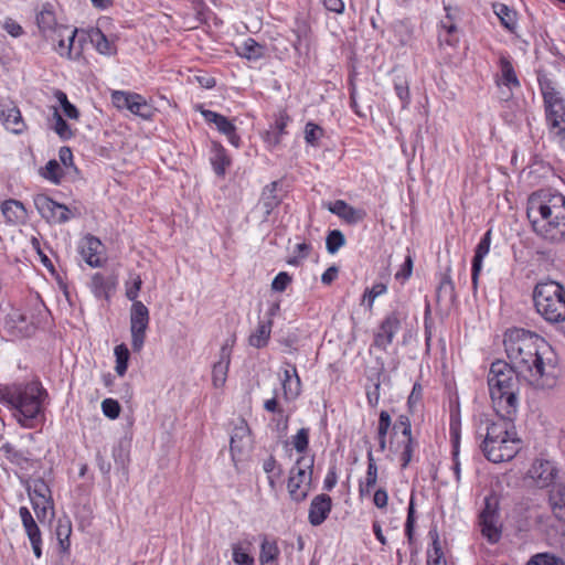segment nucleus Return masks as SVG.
<instances>
[{
	"label": "nucleus",
	"instance_id": "nucleus-1",
	"mask_svg": "<svg viewBox=\"0 0 565 565\" xmlns=\"http://www.w3.org/2000/svg\"><path fill=\"white\" fill-rule=\"evenodd\" d=\"M503 343L511 365L531 386L551 390L557 385V356L542 337L514 328L505 332Z\"/></svg>",
	"mask_w": 565,
	"mask_h": 565
},
{
	"label": "nucleus",
	"instance_id": "nucleus-2",
	"mask_svg": "<svg viewBox=\"0 0 565 565\" xmlns=\"http://www.w3.org/2000/svg\"><path fill=\"white\" fill-rule=\"evenodd\" d=\"M526 215L536 235L550 243L565 241V195L551 189L533 192Z\"/></svg>",
	"mask_w": 565,
	"mask_h": 565
},
{
	"label": "nucleus",
	"instance_id": "nucleus-3",
	"mask_svg": "<svg viewBox=\"0 0 565 565\" xmlns=\"http://www.w3.org/2000/svg\"><path fill=\"white\" fill-rule=\"evenodd\" d=\"M46 397L47 392L39 381L0 386V403L13 411L14 418L24 428L34 427Z\"/></svg>",
	"mask_w": 565,
	"mask_h": 565
},
{
	"label": "nucleus",
	"instance_id": "nucleus-4",
	"mask_svg": "<svg viewBox=\"0 0 565 565\" xmlns=\"http://www.w3.org/2000/svg\"><path fill=\"white\" fill-rule=\"evenodd\" d=\"M519 373L502 360L491 363L488 386L492 407L498 416H515L519 406Z\"/></svg>",
	"mask_w": 565,
	"mask_h": 565
},
{
	"label": "nucleus",
	"instance_id": "nucleus-5",
	"mask_svg": "<svg viewBox=\"0 0 565 565\" xmlns=\"http://www.w3.org/2000/svg\"><path fill=\"white\" fill-rule=\"evenodd\" d=\"M536 312L550 323L565 321V287L547 280L536 284L533 290Z\"/></svg>",
	"mask_w": 565,
	"mask_h": 565
},
{
	"label": "nucleus",
	"instance_id": "nucleus-6",
	"mask_svg": "<svg viewBox=\"0 0 565 565\" xmlns=\"http://www.w3.org/2000/svg\"><path fill=\"white\" fill-rule=\"evenodd\" d=\"M537 81L543 98L546 128L565 124V97L559 86L546 75H539Z\"/></svg>",
	"mask_w": 565,
	"mask_h": 565
},
{
	"label": "nucleus",
	"instance_id": "nucleus-7",
	"mask_svg": "<svg viewBox=\"0 0 565 565\" xmlns=\"http://www.w3.org/2000/svg\"><path fill=\"white\" fill-rule=\"evenodd\" d=\"M313 457L300 456L291 467L287 482L290 498L296 502L306 500L311 487Z\"/></svg>",
	"mask_w": 565,
	"mask_h": 565
},
{
	"label": "nucleus",
	"instance_id": "nucleus-8",
	"mask_svg": "<svg viewBox=\"0 0 565 565\" xmlns=\"http://www.w3.org/2000/svg\"><path fill=\"white\" fill-rule=\"evenodd\" d=\"M497 420L491 419L487 414H480L475 417L477 427V437L480 439H499L515 436L514 418L515 416H498Z\"/></svg>",
	"mask_w": 565,
	"mask_h": 565
},
{
	"label": "nucleus",
	"instance_id": "nucleus-9",
	"mask_svg": "<svg viewBox=\"0 0 565 565\" xmlns=\"http://www.w3.org/2000/svg\"><path fill=\"white\" fill-rule=\"evenodd\" d=\"M520 439L515 436L499 439H482L480 448L484 457L494 463L509 461L519 451Z\"/></svg>",
	"mask_w": 565,
	"mask_h": 565
},
{
	"label": "nucleus",
	"instance_id": "nucleus-10",
	"mask_svg": "<svg viewBox=\"0 0 565 565\" xmlns=\"http://www.w3.org/2000/svg\"><path fill=\"white\" fill-rule=\"evenodd\" d=\"M28 493L32 503V508L36 518L42 521L46 518L47 512L54 514V502L52 492L47 483L41 479H34L28 484Z\"/></svg>",
	"mask_w": 565,
	"mask_h": 565
},
{
	"label": "nucleus",
	"instance_id": "nucleus-11",
	"mask_svg": "<svg viewBox=\"0 0 565 565\" xmlns=\"http://www.w3.org/2000/svg\"><path fill=\"white\" fill-rule=\"evenodd\" d=\"M149 321L148 308L141 301L132 302L130 308V333L131 348L135 352L141 351L145 344Z\"/></svg>",
	"mask_w": 565,
	"mask_h": 565
},
{
	"label": "nucleus",
	"instance_id": "nucleus-12",
	"mask_svg": "<svg viewBox=\"0 0 565 565\" xmlns=\"http://www.w3.org/2000/svg\"><path fill=\"white\" fill-rule=\"evenodd\" d=\"M402 320L403 317L399 311L395 310L387 313L374 331L372 345L381 351H386L399 331Z\"/></svg>",
	"mask_w": 565,
	"mask_h": 565
},
{
	"label": "nucleus",
	"instance_id": "nucleus-13",
	"mask_svg": "<svg viewBox=\"0 0 565 565\" xmlns=\"http://www.w3.org/2000/svg\"><path fill=\"white\" fill-rule=\"evenodd\" d=\"M33 202L38 212L47 222L62 224L71 218V211L66 205L53 201L45 194H36Z\"/></svg>",
	"mask_w": 565,
	"mask_h": 565
},
{
	"label": "nucleus",
	"instance_id": "nucleus-14",
	"mask_svg": "<svg viewBox=\"0 0 565 565\" xmlns=\"http://www.w3.org/2000/svg\"><path fill=\"white\" fill-rule=\"evenodd\" d=\"M3 328L14 338L30 337L35 331L31 317L18 308H12L6 316Z\"/></svg>",
	"mask_w": 565,
	"mask_h": 565
},
{
	"label": "nucleus",
	"instance_id": "nucleus-15",
	"mask_svg": "<svg viewBox=\"0 0 565 565\" xmlns=\"http://www.w3.org/2000/svg\"><path fill=\"white\" fill-rule=\"evenodd\" d=\"M558 470L554 462L546 459H536L531 465L527 477L541 489L547 488L555 481Z\"/></svg>",
	"mask_w": 565,
	"mask_h": 565
},
{
	"label": "nucleus",
	"instance_id": "nucleus-16",
	"mask_svg": "<svg viewBox=\"0 0 565 565\" xmlns=\"http://www.w3.org/2000/svg\"><path fill=\"white\" fill-rule=\"evenodd\" d=\"M19 515L21 519L23 530L30 541L34 556L36 558H41L43 539L42 532L38 523L35 522L33 515L31 514L30 510L26 507H20Z\"/></svg>",
	"mask_w": 565,
	"mask_h": 565
},
{
	"label": "nucleus",
	"instance_id": "nucleus-17",
	"mask_svg": "<svg viewBox=\"0 0 565 565\" xmlns=\"http://www.w3.org/2000/svg\"><path fill=\"white\" fill-rule=\"evenodd\" d=\"M0 121L12 134L21 135L26 129L21 111L12 100L0 102Z\"/></svg>",
	"mask_w": 565,
	"mask_h": 565
},
{
	"label": "nucleus",
	"instance_id": "nucleus-18",
	"mask_svg": "<svg viewBox=\"0 0 565 565\" xmlns=\"http://www.w3.org/2000/svg\"><path fill=\"white\" fill-rule=\"evenodd\" d=\"M201 114L206 122L213 124L217 131L226 136L228 142L238 148L241 145V137L236 134V126L227 117L209 109L201 110Z\"/></svg>",
	"mask_w": 565,
	"mask_h": 565
},
{
	"label": "nucleus",
	"instance_id": "nucleus-19",
	"mask_svg": "<svg viewBox=\"0 0 565 565\" xmlns=\"http://www.w3.org/2000/svg\"><path fill=\"white\" fill-rule=\"evenodd\" d=\"M235 340L226 341L220 350L218 361L213 364L212 382L215 387H222L227 379V373L231 364L232 347Z\"/></svg>",
	"mask_w": 565,
	"mask_h": 565
},
{
	"label": "nucleus",
	"instance_id": "nucleus-20",
	"mask_svg": "<svg viewBox=\"0 0 565 565\" xmlns=\"http://www.w3.org/2000/svg\"><path fill=\"white\" fill-rule=\"evenodd\" d=\"M281 385L287 401L296 399L301 393V381L297 367L291 362H284Z\"/></svg>",
	"mask_w": 565,
	"mask_h": 565
},
{
	"label": "nucleus",
	"instance_id": "nucleus-21",
	"mask_svg": "<svg viewBox=\"0 0 565 565\" xmlns=\"http://www.w3.org/2000/svg\"><path fill=\"white\" fill-rule=\"evenodd\" d=\"M332 509V500L328 494L316 495L309 507L308 520L313 526L321 525L329 516Z\"/></svg>",
	"mask_w": 565,
	"mask_h": 565
},
{
	"label": "nucleus",
	"instance_id": "nucleus-22",
	"mask_svg": "<svg viewBox=\"0 0 565 565\" xmlns=\"http://www.w3.org/2000/svg\"><path fill=\"white\" fill-rule=\"evenodd\" d=\"M491 235H492L491 230H488L475 249V256L472 258V267H471V284H472L473 290H477V288H478L479 275L482 269V263H483L484 257L490 252Z\"/></svg>",
	"mask_w": 565,
	"mask_h": 565
},
{
	"label": "nucleus",
	"instance_id": "nucleus-23",
	"mask_svg": "<svg viewBox=\"0 0 565 565\" xmlns=\"http://www.w3.org/2000/svg\"><path fill=\"white\" fill-rule=\"evenodd\" d=\"M117 277L115 275L105 276L102 273H95L89 282V288L97 299L109 300L116 289Z\"/></svg>",
	"mask_w": 565,
	"mask_h": 565
},
{
	"label": "nucleus",
	"instance_id": "nucleus-24",
	"mask_svg": "<svg viewBox=\"0 0 565 565\" xmlns=\"http://www.w3.org/2000/svg\"><path fill=\"white\" fill-rule=\"evenodd\" d=\"M326 206L331 213L335 214L348 224H358L359 222L363 221L366 215L363 210L355 209L343 200L329 202Z\"/></svg>",
	"mask_w": 565,
	"mask_h": 565
},
{
	"label": "nucleus",
	"instance_id": "nucleus-25",
	"mask_svg": "<svg viewBox=\"0 0 565 565\" xmlns=\"http://www.w3.org/2000/svg\"><path fill=\"white\" fill-rule=\"evenodd\" d=\"M249 434L250 430L247 423L244 419H241L234 427L231 435L230 448L233 458H235L236 455H242L250 447Z\"/></svg>",
	"mask_w": 565,
	"mask_h": 565
},
{
	"label": "nucleus",
	"instance_id": "nucleus-26",
	"mask_svg": "<svg viewBox=\"0 0 565 565\" xmlns=\"http://www.w3.org/2000/svg\"><path fill=\"white\" fill-rule=\"evenodd\" d=\"M36 23L41 32L45 35L51 32H58V36H62V32L68 31L65 26H57L55 13L50 4H44L36 14Z\"/></svg>",
	"mask_w": 565,
	"mask_h": 565
},
{
	"label": "nucleus",
	"instance_id": "nucleus-27",
	"mask_svg": "<svg viewBox=\"0 0 565 565\" xmlns=\"http://www.w3.org/2000/svg\"><path fill=\"white\" fill-rule=\"evenodd\" d=\"M0 209L6 222L9 224L24 223L28 217L26 209L22 202L14 199L6 200Z\"/></svg>",
	"mask_w": 565,
	"mask_h": 565
},
{
	"label": "nucleus",
	"instance_id": "nucleus-28",
	"mask_svg": "<svg viewBox=\"0 0 565 565\" xmlns=\"http://www.w3.org/2000/svg\"><path fill=\"white\" fill-rule=\"evenodd\" d=\"M499 67L500 76L497 79V84L507 86L509 89L519 88L520 81L508 55H500Z\"/></svg>",
	"mask_w": 565,
	"mask_h": 565
},
{
	"label": "nucleus",
	"instance_id": "nucleus-29",
	"mask_svg": "<svg viewBox=\"0 0 565 565\" xmlns=\"http://www.w3.org/2000/svg\"><path fill=\"white\" fill-rule=\"evenodd\" d=\"M102 249V242L93 236L87 235L81 247V255L90 267H100L102 260L99 258Z\"/></svg>",
	"mask_w": 565,
	"mask_h": 565
},
{
	"label": "nucleus",
	"instance_id": "nucleus-30",
	"mask_svg": "<svg viewBox=\"0 0 565 565\" xmlns=\"http://www.w3.org/2000/svg\"><path fill=\"white\" fill-rule=\"evenodd\" d=\"M548 503L555 519L565 523V483H557L551 489Z\"/></svg>",
	"mask_w": 565,
	"mask_h": 565
},
{
	"label": "nucleus",
	"instance_id": "nucleus-31",
	"mask_svg": "<svg viewBox=\"0 0 565 565\" xmlns=\"http://www.w3.org/2000/svg\"><path fill=\"white\" fill-rule=\"evenodd\" d=\"M480 524L482 535L486 536L490 543H497L500 540L501 532L495 525L494 511L490 510L488 504L480 514Z\"/></svg>",
	"mask_w": 565,
	"mask_h": 565
},
{
	"label": "nucleus",
	"instance_id": "nucleus-32",
	"mask_svg": "<svg viewBox=\"0 0 565 565\" xmlns=\"http://www.w3.org/2000/svg\"><path fill=\"white\" fill-rule=\"evenodd\" d=\"M278 182L274 181L267 184L260 195L259 205L264 212V217L268 218L271 212L280 204V199L277 195Z\"/></svg>",
	"mask_w": 565,
	"mask_h": 565
},
{
	"label": "nucleus",
	"instance_id": "nucleus-33",
	"mask_svg": "<svg viewBox=\"0 0 565 565\" xmlns=\"http://www.w3.org/2000/svg\"><path fill=\"white\" fill-rule=\"evenodd\" d=\"M273 321L259 320L256 329L248 337V344L256 349L265 348L270 339Z\"/></svg>",
	"mask_w": 565,
	"mask_h": 565
},
{
	"label": "nucleus",
	"instance_id": "nucleus-34",
	"mask_svg": "<svg viewBox=\"0 0 565 565\" xmlns=\"http://www.w3.org/2000/svg\"><path fill=\"white\" fill-rule=\"evenodd\" d=\"M237 55L248 61H257L265 55L264 45L252 38L246 39L235 47Z\"/></svg>",
	"mask_w": 565,
	"mask_h": 565
},
{
	"label": "nucleus",
	"instance_id": "nucleus-35",
	"mask_svg": "<svg viewBox=\"0 0 565 565\" xmlns=\"http://www.w3.org/2000/svg\"><path fill=\"white\" fill-rule=\"evenodd\" d=\"M377 481V466L375 459L373 457V452L370 449L367 451V470L366 476L363 481H360L359 492L361 497L367 495L371 493V490L375 487Z\"/></svg>",
	"mask_w": 565,
	"mask_h": 565
},
{
	"label": "nucleus",
	"instance_id": "nucleus-36",
	"mask_svg": "<svg viewBox=\"0 0 565 565\" xmlns=\"http://www.w3.org/2000/svg\"><path fill=\"white\" fill-rule=\"evenodd\" d=\"M210 161L217 175H224L226 168L231 164V159L225 148L218 142H213Z\"/></svg>",
	"mask_w": 565,
	"mask_h": 565
},
{
	"label": "nucleus",
	"instance_id": "nucleus-37",
	"mask_svg": "<svg viewBox=\"0 0 565 565\" xmlns=\"http://www.w3.org/2000/svg\"><path fill=\"white\" fill-rule=\"evenodd\" d=\"M417 446L418 443L413 436L404 437V440L396 443L395 451L399 454L402 469L409 465Z\"/></svg>",
	"mask_w": 565,
	"mask_h": 565
},
{
	"label": "nucleus",
	"instance_id": "nucleus-38",
	"mask_svg": "<svg viewBox=\"0 0 565 565\" xmlns=\"http://www.w3.org/2000/svg\"><path fill=\"white\" fill-rule=\"evenodd\" d=\"M89 40L100 54L114 55L116 53L115 43L109 41L99 29H94L89 32Z\"/></svg>",
	"mask_w": 565,
	"mask_h": 565
},
{
	"label": "nucleus",
	"instance_id": "nucleus-39",
	"mask_svg": "<svg viewBox=\"0 0 565 565\" xmlns=\"http://www.w3.org/2000/svg\"><path fill=\"white\" fill-rule=\"evenodd\" d=\"M493 9L501 24L510 32H514L516 29V12L503 3L493 4Z\"/></svg>",
	"mask_w": 565,
	"mask_h": 565
},
{
	"label": "nucleus",
	"instance_id": "nucleus-40",
	"mask_svg": "<svg viewBox=\"0 0 565 565\" xmlns=\"http://www.w3.org/2000/svg\"><path fill=\"white\" fill-rule=\"evenodd\" d=\"M431 536V550L427 552V565H447L440 542L439 535L436 531H430Z\"/></svg>",
	"mask_w": 565,
	"mask_h": 565
},
{
	"label": "nucleus",
	"instance_id": "nucleus-41",
	"mask_svg": "<svg viewBox=\"0 0 565 565\" xmlns=\"http://www.w3.org/2000/svg\"><path fill=\"white\" fill-rule=\"evenodd\" d=\"M392 426V419L386 411H382L379 416L377 424V441L380 451H384L387 448V433Z\"/></svg>",
	"mask_w": 565,
	"mask_h": 565
},
{
	"label": "nucleus",
	"instance_id": "nucleus-42",
	"mask_svg": "<svg viewBox=\"0 0 565 565\" xmlns=\"http://www.w3.org/2000/svg\"><path fill=\"white\" fill-rule=\"evenodd\" d=\"M440 32L438 35L439 42L441 44L454 45L457 42L455 38V33L457 32V26L450 19V15L447 14L446 20L440 22Z\"/></svg>",
	"mask_w": 565,
	"mask_h": 565
},
{
	"label": "nucleus",
	"instance_id": "nucleus-43",
	"mask_svg": "<svg viewBox=\"0 0 565 565\" xmlns=\"http://www.w3.org/2000/svg\"><path fill=\"white\" fill-rule=\"evenodd\" d=\"M437 301L448 300L452 302L456 298L455 286L449 274H445L437 288Z\"/></svg>",
	"mask_w": 565,
	"mask_h": 565
},
{
	"label": "nucleus",
	"instance_id": "nucleus-44",
	"mask_svg": "<svg viewBox=\"0 0 565 565\" xmlns=\"http://www.w3.org/2000/svg\"><path fill=\"white\" fill-rule=\"evenodd\" d=\"M41 175L54 184H60L64 177V170L58 161L53 159L50 160L42 169Z\"/></svg>",
	"mask_w": 565,
	"mask_h": 565
},
{
	"label": "nucleus",
	"instance_id": "nucleus-45",
	"mask_svg": "<svg viewBox=\"0 0 565 565\" xmlns=\"http://www.w3.org/2000/svg\"><path fill=\"white\" fill-rule=\"evenodd\" d=\"M263 469L267 473L269 487L271 489H275L276 482L282 476L281 467L277 463L276 459L273 456H270L264 461Z\"/></svg>",
	"mask_w": 565,
	"mask_h": 565
},
{
	"label": "nucleus",
	"instance_id": "nucleus-46",
	"mask_svg": "<svg viewBox=\"0 0 565 565\" xmlns=\"http://www.w3.org/2000/svg\"><path fill=\"white\" fill-rule=\"evenodd\" d=\"M116 366L115 371L119 376H124L129 361V350L126 344L121 343L115 347Z\"/></svg>",
	"mask_w": 565,
	"mask_h": 565
},
{
	"label": "nucleus",
	"instance_id": "nucleus-47",
	"mask_svg": "<svg viewBox=\"0 0 565 565\" xmlns=\"http://www.w3.org/2000/svg\"><path fill=\"white\" fill-rule=\"evenodd\" d=\"M279 555V548L274 541L264 539L260 544L259 561L262 565L275 561Z\"/></svg>",
	"mask_w": 565,
	"mask_h": 565
},
{
	"label": "nucleus",
	"instance_id": "nucleus-48",
	"mask_svg": "<svg viewBox=\"0 0 565 565\" xmlns=\"http://www.w3.org/2000/svg\"><path fill=\"white\" fill-rule=\"evenodd\" d=\"M232 558L236 565H255V558L243 547L241 543L231 546Z\"/></svg>",
	"mask_w": 565,
	"mask_h": 565
},
{
	"label": "nucleus",
	"instance_id": "nucleus-49",
	"mask_svg": "<svg viewBox=\"0 0 565 565\" xmlns=\"http://www.w3.org/2000/svg\"><path fill=\"white\" fill-rule=\"evenodd\" d=\"M344 245L345 237L341 231L332 230L328 233L326 238V247L329 254H335Z\"/></svg>",
	"mask_w": 565,
	"mask_h": 565
},
{
	"label": "nucleus",
	"instance_id": "nucleus-50",
	"mask_svg": "<svg viewBox=\"0 0 565 565\" xmlns=\"http://www.w3.org/2000/svg\"><path fill=\"white\" fill-rule=\"evenodd\" d=\"M54 96L57 99V102L60 103V105L63 109V113L67 118L78 119V117H79L78 109L72 103H70L67 95L64 92L57 89L55 92Z\"/></svg>",
	"mask_w": 565,
	"mask_h": 565
},
{
	"label": "nucleus",
	"instance_id": "nucleus-51",
	"mask_svg": "<svg viewBox=\"0 0 565 565\" xmlns=\"http://www.w3.org/2000/svg\"><path fill=\"white\" fill-rule=\"evenodd\" d=\"M387 287L383 282L374 284L371 288H366L363 295L362 303H366L369 310H372L375 299L384 295Z\"/></svg>",
	"mask_w": 565,
	"mask_h": 565
},
{
	"label": "nucleus",
	"instance_id": "nucleus-52",
	"mask_svg": "<svg viewBox=\"0 0 565 565\" xmlns=\"http://www.w3.org/2000/svg\"><path fill=\"white\" fill-rule=\"evenodd\" d=\"M54 131L61 139L68 140L74 137V131L72 130L71 126L63 119L57 109L54 110Z\"/></svg>",
	"mask_w": 565,
	"mask_h": 565
},
{
	"label": "nucleus",
	"instance_id": "nucleus-53",
	"mask_svg": "<svg viewBox=\"0 0 565 565\" xmlns=\"http://www.w3.org/2000/svg\"><path fill=\"white\" fill-rule=\"evenodd\" d=\"M323 136V129L312 122V121H309L306 124V127H305V140L308 145L312 146V147H318L319 145V139Z\"/></svg>",
	"mask_w": 565,
	"mask_h": 565
},
{
	"label": "nucleus",
	"instance_id": "nucleus-54",
	"mask_svg": "<svg viewBox=\"0 0 565 565\" xmlns=\"http://www.w3.org/2000/svg\"><path fill=\"white\" fill-rule=\"evenodd\" d=\"M131 98L139 99V94L115 90L111 94V102L118 109H128Z\"/></svg>",
	"mask_w": 565,
	"mask_h": 565
},
{
	"label": "nucleus",
	"instance_id": "nucleus-55",
	"mask_svg": "<svg viewBox=\"0 0 565 565\" xmlns=\"http://www.w3.org/2000/svg\"><path fill=\"white\" fill-rule=\"evenodd\" d=\"M128 110L142 118L151 116V108L141 95H139V99L131 98Z\"/></svg>",
	"mask_w": 565,
	"mask_h": 565
},
{
	"label": "nucleus",
	"instance_id": "nucleus-56",
	"mask_svg": "<svg viewBox=\"0 0 565 565\" xmlns=\"http://www.w3.org/2000/svg\"><path fill=\"white\" fill-rule=\"evenodd\" d=\"M68 35H67V43L66 41L63 39V35L61 36L60 41H58V45H57V53L61 55V56H66L68 58H72V50H73V45H74V41H75V36H76V33H77V30L74 29V30H68Z\"/></svg>",
	"mask_w": 565,
	"mask_h": 565
},
{
	"label": "nucleus",
	"instance_id": "nucleus-57",
	"mask_svg": "<svg viewBox=\"0 0 565 565\" xmlns=\"http://www.w3.org/2000/svg\"><path fill=\"white\" fill-rule=\"evenodd\" d=\"M142 286V279L139 275H130V280L126 282V297L135 302L138 301V295Z\"/></svg>",
	"mask_w": 565,
	"mask_h": 565
},
{
	"label": "nucleus",
	"instance_id": "nucleus-58",
	"mask_svg": "<svg viewBox=\"0 0 565 565\" xmlns=\"http://www.w3.org/2000/svg\"><path fill=\"white\" fill-rule=\"evenodd\" d=\"M460 415L458 413H452L450 415V425H449V431H450V438L452 443V448L457 450L460 446Z\"/></svg>",
	"mask_w": 565,
	"mask_h": 565
},
{
	"label": "nucleus",
	"instance_id": "nucleus-59",
	"mask_svg": "<svg viewBox=\"0 0 565 565\" xmlns=\"http://www.w3.org/2000/svg\"><path fill=\"white\" fill-rule=\"evenodd\" d=\"M292 446L294 448L302 454L308 449L309 446V429L300 428L297 434L292 437Z\"/></svg>",
	"mask_w": 565,
	"mask_h": 565
},
{
	"label": "nucleus",
	"instance_id": "nucleus-60",
	"mask_svg": "<svg viewBox=\"0 0 565 565\" xmlns=\"http://www.w3.org/2000/svg\"><path fill=\"white\" fill-rule=\"evenodd\" d=\"M401 433L403 437L412 436V424L407 415H399L393 424V433Z\"/></svg>",
	"mask_w": 565,
	"mask_h": 565
},
{
	"label": "nucleus",
	"instance_id": "nucleus-61",
	"mask_svg": "<svg viewBox=\"0 0 565 565\" xmlns=\"http://www.w3.org/2000/svg\"><path fill=\"white\" fill-rule=\"evenodd\" d=\"M526 565H565V563L553 555L536 554L529 559Z\"/></svg>",
	"mask_w": 565,
	"mask_h": 565
},
{
	"label": "nucleus",
	"instance_id": "nucleus-62",
	"mask_svg": "<svg viewBox=\"0 0 565 565\" xmlns=\"http://www.w3.org/2000/svg\"><path fill=\"white\" fill-rule=\"evenodd\" d=\"M120 409L121 407L116 399L106 398L102 402V411L104 415L110 419L118 418Z\"/></svg>",
	"mask_w": 565,
	"mask_h": 565
},
{
	"label": "nucleus",
	"instance_id": "nucleus-63",
	"mask_svg": "<svg viewBox=\"0 0 565 565\" xmlns=\"http://www.w3.org/2000/svg\"><path fill=\"white\" fill-rule=\"evenodd\" d=\"M547 131L551 139L555 141L561 149L565 150V120L564 124L547 128Z\"/></svg>",
	"mask_w": 565,
	"mask_h": 565
},
{
	"label": "nucleus",
	"instance_id": "nucleus-64",
	"mask_svg": "<svg viewBox=\"0 0 565 565\" xmlns=\"http://www.w3.org/2000/svg\"><path fill=\"white\" fill-rule=\"evenodd\" d=\"M394 89L397 97L402 102L403 108H406L409 104V86L407 81L395 82Z\"/></svg>",
	"mask_w": 565,
	"mask_h": 565
}]
</instances>
